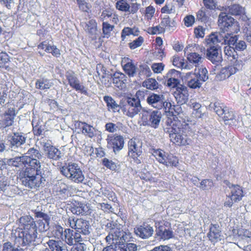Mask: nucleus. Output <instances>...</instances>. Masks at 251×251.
Instances as JSON below:
<instances>
[{
    "label": "nucleus",
    "mask_w": 251,
    "mask_h": 251,
    "mask_svg": "<svg viewBox=\"0 0 251 251\" xmlns=\"http://www.w3.org/2000/svg\"><path fill=\"white\" fill-rule=\"evenodd\" d=\"M124 74L118 72L115 73L112 77V82L115 86L118 88L122 87L124 84Z\"/></svg>",
    "instance_id": "nucleus-35"
},
{
    "label": "nucleus",
    "mask_w": 251,
    "mask_h": 251,
    "mask_svg": "<svg viewBox=\"0 0 251 251\" xmlns=\"http://www.w3.org/2000/svg\"><path fill=\"white\" fill-rule=\"evenodd\" d=\"M196 77L199 78L201 82H204L208 78V71L205 68H201L196 74Z\"/></svg>",
    "instance_id": "nucleus-51"
},
{
    "label": "nucleus",
    "mask_w": 251,
    "mask_h": 251,
    "mask_svg": "<svg viewBox=\"0 0 251 251\" xmlns=\"http://www.w3.org/2000/svg\"><path fill=\"white\" fill-rule=\"evenodd\" d=\"M184 61L183 58L177 55H175L173 57V65L177 68H186V65Z\"/></svg>",
    "instance_id": "nucleus-48"
},
{
    "label": "nucleus",
    "mask_w": 251,
    "mask_h": 251,
    "mask_svg": "<svg viewBox=\"0 0 251 251\" xmlns=\"http://www.w3.org/2000/svg\"><path fill=\"white\" fill-rule=\"evenodd\" d=\"M224 52L226 58L235 66H240L241 60H238V54L235 49L231 46H226L224 48Z\"/></svg>",
    "instance_id": "nucleus-25"
},
{
    "label": "nucleus",
    "mask_w": 251,
    "mask_h": 251,
    "mask_svg": "<svg viewBox=\"0 0 251 251\" xmlns=\"http://www.w3.org/2000/svg\"><path fill=\"white\" fill-rule=\"evenodd\" d=\"M213 186V182L209 179H203L200 183V188L202 190H208Z\"/></svg>",
    "instance_id": "nucleus-60"
},
{
    "label": "nucleus",
    "mask_w": 251,
    "mask_h": 251,
    "mask_svg": "<svg viewBox=\"0 0 251 251\" xmlns=\"http://www.w3.org/2000/svg\"><path fill=\"white\" fill-rule=\"evenodd\" d=\"M35 85L36 89L45 90L50 89L53 85V83L50 80L42 77L37 79Z\"/></svg>",
    "instance_id": "nucleus-32"
},
{
    "label": "nucleus",
    "mask_w": 251,
    "mask_h": 251,
    "mask_svg": "<svg viewBox=\"0 0 251 251\" xmlns=\"http://www.w3.org/2000/svg\"><path fill=\"white\" fill-rule=\"evenodd\" d=\"M208 240L212 243H217L221 241L223 236L220 226L217 224H211L207 234Z\"/></svg>",
    "instance_id": "nucleus-20"
},
{
    "label": "nucleus",
    "mask_w": 251,
    "mask_h": 251,
    "mask_svg": "<svg viewBox=\"0 0 251 251\" xmlns=\"http://www.w3.org/2000/svg\"><path fill=\"white\" fill-rule=\"evenodd\" d=\"M173 95L177 103L180 105L186 103L188 100V89L187 87L182 84H180L176 88V90L174 91Z\"/></svg>",
    "instance_id": "nucleus-19"
},
{
    "label": "nucleus",
    "mask_w": 251,
    "mask_h": 251,
    "mask_svg": "<svg viewBox=\"0 0 251 251\" xmlns=\"http://www.w3.org/2000/svg\"><path fill=\"white\" fill-rule=\"evenodd\" d=\"M32 131L35 136H39L42 134L44 129L40 123H37L36 125H34L33 122H32Z\"/></svg>",
    "instance_id": "nucleus-58"
},
{
    "label": "nucleus",
    "mask_w": 251,
    "mask_h": 251,
    "mask_svg": "<svg viewBox=\"0 0 251 251\" xmlns=\"http://www.w3.org/2000/svg\"><path fill=\"white\" fill-rule=\"evenodd\" d=\"M151 153L156 159L160 163L163 164L164 163L165 158L168 153H166L163 150L158 149L152 150Z\"/></svg>",
    "instance_id": "nucleus-36"
},
{
    "label": "nucleus",
    "mask_w": 251,
    "mask_h": 251,
    "mask_svg": "<svg viewBox=\"0 0 251 251\" xmlns=\"http://www.w3.org/2000/svg\"><path fill=\"white\" fill-rule=\"evenodd\" d=\"M155 11V8L152 6L150 5L146 8L145 16L146 17L147 19L149 20H151V18L153 17L154 13Z\"/></svg>",
    "instance_id": "nucleus-63"
},
{
    "label": "nucleus",
    "mask_w": 251,
    "mask_h": 251,
    "mask_svg": "<svg viewBox=\"0 0 251 251\" xmlns=\"http://www.w3.org/2000/svg\"><path fill=\"white\" fill-rule=\"evenodd\" d=\"M116 8L123 12H128L130 9V5L126 0H119L116 3Z\"/></svg>",
    "instance_id": "nucleus-49"
},
{
    "label": "nucleus",
    "mask_w": 251,
    "mask_h": 251,
    "mask_svg": "<svg viewBox=\"0 0 251 251\" xmlns=\"http://www.w3.org/2000/svg\"><path fill=\"white\" fill-rule=\"evenodd\" d=\"M61 172L62 175L76 183L82 182L84 179L81 169L75 163H69L68 165L64 166L61 168Z\"/></svg>",
    "instance_id": "nucleus-7"
},
{
    "label": "nucleus",
    "mask_w": 251,
    "mask_h": 251,
    "mask_svg": "<svg viewBox=\"0 0 251 251\" xmlns=\"http://www.w3.org/2000/svg\"><path fill=\"white\" fill-rule=\"evenodd\" d=\"M2 251H24V250L21 248H15L13 247L11 242H7L3 244Z\"/></svg>",
    "instance_id": "nucleus-62"
},
{
    "label": "nucleus",
    "mask_w": 251,
    "mask_h": 251,
    "mask_svg": "<svg viewBox=\"0 0 251 251\" xmlns=\"http://www.w3.org/2000/svg\"><path fill=\"white\" fill-rule=\"evenodd\" d=\"M25 137L19 132H14L8 136V140L11 147H20L25 142Z\"/></svg>",
    "instance_id": "nucleus-27"
},
{
    "label": "nucleus",
    "mask_w": 251,
    "mask_h": 251,
    "mask_svg": "<svg viewBox=\"0 0 251 251\" xmlns=\"http://www.w3.org/2000/svg\"><path fill=\"white\" fill-rule=\"evenodd\" d=\"M194 33L197 38H203L205 35V28L201 25H199L194 28Z\"/></svg>",
    "instance_id": "nucleus-59"
},
{
    "label": "nucleus",
    "mask_w": 251,
    "mask_h": 251,
    "mask_svg": "<svg viewBox=\"0 0 251 251\" xmlns=\"http://www.w3.org/2000/svg\"><path fill=\"white\" fill-rule=\"evenodd\" d=\"M206 42L207 45L216 46V44L219 42L218 36L216 34L212 33L206 38Z\"/></svg>",
    "instance_id": "nucleus-57"
},
{
    "label": "nucleus",
    "mask_w": 251,
    "mask_h": 251,
    "mask_svg": "<svg viewBox=\"0 0 251 251\" xmlns=\"http://www.w3.org/2000/svg\"><path fill=\"white\" fill-rule=\"evenodd\" d=\"M230 193L227 196L228 200L224 202V206L231 207L234 203H236L242 200L244 197V192L242 187L239 185L232 184L229 186Z\"/></svg>",
    "instance_id": "nucleus-10"
},
{
    "label": "nucleus",
    "mask_w": 251,
    "mask_h": 251,
    "mask_svg": "<svg viewBox=\"0 0 251 251\" xmlns=\"http://www.w3.org/2000/svg\"><path fill=\"white\" fill-rule=\"evenodd\" d=\"M88 211V206L81 202H76L72 207V212L77 215H86Z\"/></svg>",
    "instance_id": "nucleus-30"
},
{
    "label": "nucleus",
    "mask_w": 251,
    "mask_h": 251,
    "mask_svg": "<svg viewBox=\"0 0 251 251\" xmlns=\"http://www.w3.org/2000/svg\"><path fill=\"white\" fill-rule=\"evenodd\" d=\"M20 176L23 184L31 189L39 188L44 180L43 177L39 172L33 174L20 173Z\"/></svg>",
    "instance_id": "nucleus-9"
},
{
    "label": "nucleus",
    "mask_w": 251,
    "mask_h": 251,
    "mask_svg": "<svg viewBox=\"0 0 251 251\" xmlns=\"http://www.w3.org/2000/svg\"><path fill=\"white\" fill-rule=\"evenodd\" d=\"M187 59L190 63L194 64L197 67L201 61V56L198 53L191 52L188 55Z\"/></svg>",
    "instance_id": "nucleus-45"
},
{
    "label": "nucleus",
    "mask_w": 251,
    "mask_h": 251,
    "mask_svg": "<svg viewBox=\"0 0 251 251\" xmlns=\"http://www.w3.org/2000/svg\"><path fill=\"white\" fill-rule=\"evenodd\" d=\"M16 115L15 107L8 108L0 115V128L4 129L13 126Z\"/></svg>",
    "instance_id": "nucleus-12"
},
{
    "label": "nucleus",
    "mask_w": 251,
    "mask_h": 251,
    "mask_svg": "<svg viewBox=\"0 0 251 251\" xmlns=\"http://www.w3.org/2000/svg\"><path fill=\"white\" fill-rule=\"evenodd\" d=\"M178 164V159L172 154H167L163 164L168 167H176Z\"/></svg>",
    "instance_id": "nucleus-37"
},
{
    "label": "nucleus",
    "mask_w": 251,
    "mask_h": 251,
    "mask_svg": "<svg viewBox=\"0 0 251 251\" xmlns=\"http://www.w3.org/2000/svg\"><path fill=\"white\" fill-rule=\"evenodd\" d=\"M65 76L72 88L81 94H88L86 88L80 82L75 72L72 70L67 71L65 73Z\"/></svg>",
    "instance_id": "nucleus-11"
},
{
    "label": "nucleus",
    "mask_w": 251,
    "mask_h": 251,
    "mask_svg": "<svg viewBox=\"0 0 251 251\" xmlns=\"http://www.w3.org/2000/svg\"><path fill=\"white\" fill-rule=\"evenodd\" d=\"M102 165L111 171H116L118 170L117 164L107 158H104L102 159Z\"/></svg>",
    "instance_id": "nucleus-46"
},
{
    "label": "nucleus",
    "mask_w": 251,
    "mask_h": 251,
    "mask_svg": "<svg viewBox=\"0 0 251 251\" xmlns=\"http://www.w3.org/2000/svg\"><path fill=\"white\" fill-rule=\"evenodd\" d=\"M143 85L147 89L152 90L157 89L158 88V83L154 78H152L145 80L143 83Z\"/></svg>",
    "instance_id": "nucleus-43"
},
{
    "label": "nucleus",
    "mask_w": 251,
    "mask_h": 251,
    "mask_svg": "<svg viewBox=\"0 0 251 251\" xmlns=\"http://www.w3.org/2000/svg\"><path fill=\"white\" fill-rule=\"evenodd\" d=\"M218 46H210L206 50V57L213 64H217L222 60V55Z\"/></svg>",
    "instance_id": "nucleus-22"
},
{
    "label": "nucleus",
    "mask_w": 251,
    "mask_h": 251,
    "mask_svg": "<svg viewBox=\"0 0 251 251\" xmlns=\"http://www.w3.org/2000/svg\"><path fill=\"white\" fill-rule=\"evenodd\" d=\"M181 111V108L177 107V115H167L165 128L171 142L178 146L188 145L190 141L188 136L192 132L189 124L178 116Z\"/></svg>",
    "instance_id": "nucleus-1"
},
{
    "label": "nucleus",
    "mask_w": 251,
    "mask_h": 251,
    "mask_svg": "<svg viewBox=\"0 0 251 251\" xmlns=\"http://www.w3.org/2000/svg\"><path fill=\"white\" fill-rule=\"evenodd\" d=\"M159 25L164 32L166 30H170L171 28L175 26V22L174 21H172L168 15L161 19V22Z\"/></svg>",
    "instance_id": "nucleus-33"
},
{
    "label": "nucleus",
    "mask_w": 251,
    "mask_h": 251,
    "mask_svg": "<svg viewBox=\"0 0 251 251\" xmlns=\"http://www.w3.org/2000/svg\"><path fill=\"white\" fill-rule=\"evenodd\" d=\"M77 226L76 230L77 232L84 235L89 234V222L83 219H77Z\"/></svg>",
    "instance_id": "nucleus-31"
},
{
    "label": "nucleus",
    "mask_w": 251,
    "mask_h": 251,
    "mask_svg": "<svg viewBox=\"0 0 251 251\" xmlns=\"http://www.w3.org/2000/svg\"><path fill=\"white\" fill-rule=\"evenodd\" d=\"M141 108L140 100L135 98L127 97L126 101L121 105L123 112L131 118L138 113Z\"/></svg>",
    "instance_id": "nucleus-8"
},
{
    "label": "nucleus",
    "mask_w": 251,
    "mask_h": 251,
    "mask_svg": "<svg viewBox=\"0 0 251 251\" xmlns=\"http://www.w3.org/2000/svg\"><path fill=\"white\" fill-rule=\"evenodd\" d=\"M147 32L151 35L164 33L160 25L155 26L149 27L147 30Z\"/></svg>",
    "instance_id": "nucleus-61"
},
{
    "label": "nucleus",
    "mask_w": 251,
    "mask_h": 251,
    "mask_svg": "<svg viewBox=\"0 0 251 251\" xmlns=\"http://www.w3.org/2000/svg\"><path fill=\"white\" fill-rule=\"evenodd\" d=\"M47 244L50 251H69L67 246L60 240L50 239Z\"/></svg>",
    "instance_id": "nucleus-28"
},
{
    "label": "nucleus",
    "mask_w": 251,
    "mask_h": 251,
    "mask_svg": "<svg viewBox=\"0 0 251 251\" xmlns=\"http://www.w3.org/2000/svg\"><path fill=\"white\" fill-rule=\"evenodd\" d=\"M46 41L41 42L38 45L37 47L39 49L45 50L47 53H50L53 56L57 58L60 56V50L55 45H50L45 44Z\"/></svg>",
    "instance_id": "nucleus-29"
},
{
    "label": "nucleus",
    "mask_w": 251,
    "mask_h": 251,
    "mask_svg": "<svg viewBox=\"0 0 251 251\" xmlns=\"http://www.w3.org/2000/svg\"><path fill=\"white\" fill-rule=\"evenodd\" d=\"M19 238L22 240V246H25L34 242L37 237L36 221L30 216H23L19 219Z\"/></svg>",
    "instance_id": "nucleus-2"
},
{
    "label": "nucleus",
    "mask_w": 251,
    "mask_h": 251,
    "mask_svg": "<svg viewBox=\"0 0 251 251\" xmlns=\"http://www.w3.org/2000/svg\"><path fill=\"white\" fill-rule=\"evenodd\" d=\"M156 235L160 239L169 240L173 237V232L171 228L170 224L165 221L158 222V227L156 229Z\"/></svg>",
    "instance_id": "nucleus-13"
},
{
    "label": "nucleus",
    "mask_w": 251,
    "mask_h": 251,
    "mask_svg": "<svg viewBox=\"0 0 251 251\" xmlns=\"http://www.w3.org/2000/svg\"><path fill=\"white\" fill-rule=\"evenodd\" d=\"M127 156L134 163L139 164L141 163L140 159L143 153L142 142L139 139L133 137L127 142Z\"/></svg>",
    "instance_id": "nucleus-6"
},
{
    "label": "nucleus",
    "mask_w": 251,
    "mask_h": 251,
    "mask_svg": "<svg viewBox=\"0 0 251 251\" xmlns=\"http://www.w3.org/2000/svg\"><path fill=\"white\" fill-rule=\"evenodd\" d=\"M114 25H111L107 22H103L102 24V31L104 37L108 38L110 36L111 32L113 30Z\"/></svg>",
    "instance_id": "nucleus-47"
},
{
    "label": "nucleus",
    "mask_w": 251,
    "mask_h": 251,
    "mask_svg": "<svg viewBox=\"0 0 251 251\" xmlns=\"http://www.w3.org/2000/svg\"><path fill=\"white\" fill-rule=\"evenodd\" d=\"M75 127L76 129H79L86 136L92 138L95 136V128L84 122L75 121Z\"/></svg>",
    "instance_id": "nucleus-21"
},
{
    "label": "nucleus",
    "mask_w": 251,
    "mask_h": 251,
    "mask_svg": "<svg viewBox=\"0 0 251 251\" xmlns=\"http://www.w3.org/2000/svg\"><path fill=\"white\" fill-rule=\"evenodd\" d=\"M107 142L108 148L112 149L114 152L121 150L125 143L123 137L116 134L108 136Z\"/></svg>",
    "instance_id": "nucleus-16"
},
{
    "label": "nucleus",
    "mask_w": 251,
    "mask_h": 251,
    "mask_svg": "<svg viewBox=\"0 0 251 251\" xmlns=\"http://www.w3.org/2000/svg\"><path fill=\"white\" fill-rule=\"evenodd\" d=\"M151 112L147 111L142 110L141 115V120L142 123V125L144 126H148L150 123V120H151Z\"/></svg>",
    "instance_id": "nucleus-52"
},
{
    "label": "nucleus",
    "mask_w": 251,
    "mask_h": 251,
    "mask_svg": "<svg viewBox=\"0 0 251 251\" xmlns=\"http://www.w3.org/2000/svg\"><path fill=\"white\" fill-rule=\"evenodd\" d=\"M44 151L48 158L54 160H58L61 158V152L55 147L45 144L44 146Z\"/></svg>",
    "instance_id": "nucleus-24"
},
{
    "label": "nucleus",
    "mask_w": 251,
    "mask_h": 251,
    "mask_svg": "<svg viewBox=\"0 0 251 251\" xmlns=\"http://www.w3.org/2000/svg\"><path fill=\"white\" fill-rule=\"evenodd\" d=\"M139 30L138 28L134 27L133 28L130 27H125L122 30L121 38L122 41H124L126 36L132 35L134 36H137L139 35Z\"/></svg>",
    "instance_id": "nucleus-34"
},
{
    "label": "nucleus",
    "mask_w": 251,
    "mask_h": 251,
    "mask_svg": "<svg viewBox=\"0 0 251 251\" xmlns=\"http://www.w3.org/2000/svg\"><path fill=\"white\" fill-rule=\"evenodd\" d=\"M103 100L106 103V106L108 109H112L113 111L117 110L119 105L116 103L114 100L110 96H105L103 97Z\"/></svg>",
    "instance_id": "nucleus-44"
},
{
    "label": "nucleus",
    "mask_w": 251,
    "mask_h": 251,
    "mask_svg": "<svg viewBox=\"0 0 251 251\" xmlns=\"http://www.w3.org/2000/svg\"><path fill=\"white\" fill-rule=\"evenodd\" d=\"M225 10L228 15L230 14L235 17H239L243 21H246L247 19L245 8L239 4H232L226 7Z\"/></svg>",
    "instance_id": "nucleus-18"
},
{
    "label": "nucleus",
    "mask_w": 251,
    "mask_h": 251,
    "mask_svg": "<svg viewBox=\"0 0 251 251\" xmlns=\"http://www.w3.org/2000/svg\"><path fill=\"white\" fill-rule=\"evenodd\" d=\"M79 238L80 235L79 234L74 233L73 230L67 228L64 230L62 239L68 245L71 246L74 244L75 241V242L80 241Z\"/></svg>",
    "instance_id": "nucleus-26"
},
{
    "label": "nucleus",
    "mask_w": 251,
    "mask_h": 251,
    "mask_svg": "<svg viewBox=\"0 0 251 251\" xmlns=\"http://www.w3.org/2000/svg\"><path fill=\"white\" fill-rule=\"evenodd\" d=\"M151 74L150 67L146 64L139 66L138 75L140 78H145L149 77Z\"/></svg>",
    "instance_id": "nucleus-38"
},
{
    "label": "nucleus",
    "mask_w": 251,
    "mask_h": 251,
    "mask_svg": "<svg viewBox=\"0 0 251 251\" xmlns=\"http://www.w3.org/2000/svg\"><path fill=\"white\" fill-rule=\"evenodd\" d=\"M134 229L135 234L142 239L149 238L152 235L154 231L153 227L147 222H143Z\"/></svg>",
    "instance_id": "nucleus-17"
},
{
    "label": "nucleus",
    "mask_w": 251,
    "mask_h": 251,
    "mask_svg": "<svg viewBox=\"0 0 251 251\" xmlns=\"http://www.w3.org/2000/svg\"><path fill=\"white\" fill-rule=\"evenodd\" d=\"M144 42V38L140 36L132 42L128 43V47L131 50H134L140 47Z\"/></svg>",
    "instance_id": "nucleus-56"
},
{
    "label": "nucleus",
    "mask_w": 251,
    "mask_h": 251,
    "mask_svg": "<svg viewBox=\"0 0 251 251\" xmlns=\"http://www.w3.org/2000/svg\"><path fill=\"white\" fill-rule=\"evenodd\" d=\"M180 73L175 70H170L166 75L165 84L171 89L175 88L180 85L179 77Z\"/></svg>",
    "instance_id": "nucleus-15"
},
{
    "label": "nucleus",
    "mask_w": 251,
    "mask_h": 251,
    "mask_svg": "<svg viewBox=\"0 0 251 251\" xmlns=\"http://www.w3.org/2000/svg\"><path fill=\"white\" fill-rule=\"evenodd\" d=\"M214 110L215 112L219 116H221L224 114L225 110L227 107L224 103L218 101H216L214 103Z\"/></svg>",
    "instance_id": "nucleus-50"
},
{
    "label": "nucleus",
    "mask_w": 251,
    "mask_h": 251,
    "mask_svg": "<svg viewBox=\"0 0 251 251\" xmlns=\"http://www.w3.org/2000/svg\"><path fill=\"white\" fill-rule=\"evenodd\" d=\"M161 117L158 114V112L157 111H153L151 112V120H150V123L148 126H151L156 128L160 123Z\"/></svg>",
    "instance_id": "nucleus-40"
},
{
    "label": "nucleus",
    "mask_w": 251,
    "mask_h": 251,
    "mask_svg": "<svg viewBox=\"0 0 251 251\" xmlns=\"http://www.w3.org/2000/svg\"><path fill=\"white\" fill-rule=\"evenodd\" d=\"M10 61V57L8 54L4 51L0 52V68L8 70V64Z\"/></svg>",
    "instance_id": "nucleus-42"
},
{
    "label": "nucleus",
    "mask_w": 251,
    "mask_h": 251,
    "mask_svg": "<svg viewBox=\"0 0 251 251\" xmlns=\"http://www.w3.org/2000/svg\"><path fill=\"white\" fill-rule=\"evenodd\" d=\"M203 82L198 77L193 78L188 81L187 86L192 89L200 88Z\"/></svg>",
    "instance_id": "nucleus-54"
},
{
    "label": "nucleus",
    "mask_w": 251,
    "mask_h": 251,
    "mask_svg": "<svg viewBox=\"0 0 251 251\" xmlns=\"http://www.w3.org/2000/svg\"><path fill=\"white\" fill-rule=\"evenodd\" d=\"M115 226L116 225L113 221L107 223L106 230L109 231V234L105 238L106 242L114 245L123 244L128 242L130 233H127Z\"/></svg>",
    "instance_id": "nucleus-3"
},
{
    "label": "nucleus",
    "mask_w": 251,
    "mask_h": 251,
    "mask_svg": "<svg viewBox=\"0 0 251 251\" xmlns=\"http://www.w3.org/2000/svg\"><path fill=\"white\" fill-rule=\"evenodd\" d=\"M147 102L150 105H151L153 107L158 109H161L164 108L166 112H168V115H171L172 114H175L177 111V107H179L177 106H176L173 105L174 107H172V105L170 102L164 101V97L163 95H158L156 94H151L147 98Z\"/></svg>",
    "instance_id": "nucleus-5"
},
{
    "label": "nucleus",
    "mask_w": 251,
    "mask_h": 251,
    "mask_svg": "<svg viewBox=\"0 0 251 251\" xmlns=\"http://www.w3.org/2000/svg\"><path fill=\"white\" fill-rule=\"evenodd\" d=\"M27 154L28 155L24 156V157H29L30 158H36L37 159H40L42 157V155L40 152L34 148L29 149L27 152Z\"/></svg>",
    "instance_id": "nucleus-55"
},
{
    "label": "nucleus",
    "mask_w": 251,
    "mask_h": 251,
    "mask_svg": "<svg viewBox=\"0 0 251 251\" xmlns=\"http://www.w3.org/2000/svg\"><path fill=\"white\" fill-rule=\"evenodd\" d=\"M63 233V228L60 225H55L52 228L50 234L52 237L60 239H62Z\"/></svg>",
    "instance_id": "nucleus-41"
},
{
    "label": "nucleus",
    "mask_w": 251,
    "mask_h": 251,
    "mask_svg": "<svg viewBox=\"0 0 251 251\" xmlns=\"http://www.w3.org/2000/svg\"><path fill=\"white\" fill-rule=\"evenodd\" d=\"M218 23L221 32L237 33L240 30L239 22L226 12H222L220 13Z\"/></svg>",
    "instance_id": "nucleus-4"
},
{
    "label": "nucleus",
    "mask_w": 251,
    "mask_h": 251,
    "mask_svg": "<svg viewBox=\"0 0 251 251\" xmlns=\"http://www.w3.org/2000/svg\"><path fill=\"white\" fill-rule=\"evenodd\" d=\"M122 65L124 71L129 77L135 76L137 67L131 59L128 57H125L122 61Z\"/></svg>",
    "instance_id": "nucleus-23"
},
{
    "label": "nucleus",
    "mask_w": 251,
    "mask_h": 251,
    "mask_svg": "<svg viewBox=\"0 0 251 251\" xmlns=\"http://www.w3.org/2000/svg\"><path fill=\"white\" fill-rule=\"evenodd\" d=\"M221 116L225 122L233 120L235 118L233 111L228 107L225 109L224 114Z\"/></svg>",
    "instance_id": "nucleus-53"
},
{
    "label": "nucleus",
    "mask_w": 251,
    "mask_h": 251,
    "mask_svg": "<svg viewBox=\"0 0 251 251\" xmlns=\"http://www.w3.org/2000/svg\"><path fill=\"white\" fill-rule=\"evenodd\" d=\"M235 33H226V34L223 37L224 43L225 45H228V46L230 45L234 46L236 43L238 36V35H235L233 36Z\"/></svg>",
    "instance_id": "nucleus-39"
},
{
    "label": "nucleus",
    "mask_w": 251,
    "mask_h": 251,
    "mask_svg": "<svg viewBox=\"0 0 251 251\" xmlns=\"http://www.w3.org/2000/svg\"><path fill=\"white\" fill-rule=\"evenodd\" d=\"M24 165L26 167L25 171L20 173H26L31 175L36 172H39L40 170V163L36 158L29 157H24Z\"/></svg>",
    "instance_id": "nucleus-14"
},
{
    "label": "nucleus",
    "mask_w": 251,
    "mask_h": 251,
    "mask_svg": "<svg viewBox=\"0 0 251 251\" xmlns=\"http://www.w3.org/2000/svg\"><path fill=\"white\" fill-rule=\"evenodd\" d=\"M195 21V17L192 15H187L183 19L184 24L188 27L192 26L194 25Z\"/></svg>",
    "instance_id": "nucleus-64"
}]
</instances>
